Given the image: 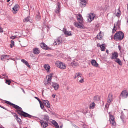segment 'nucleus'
I'll list each match as a JSON object with an SVG mask.
<instances>
[{"instance_id":"1","label":"nucleus","mask_w":128,"mask_h":128,"mask_svg":"<svg viewBox=\"0 0 128 128\" xmlns=\"http://www.w3.org/2000/svg\"><path fill=\"white\" fill-rule=\"evenodd\" d=\"M12 104V106L16 110V112L18 114L22 115L24 116L28 117L29 118H31L32 117V116L31 115L23 111L21 108L14 104Z\"/></svg>"},{"instance_id":"2","label":"nucleus","mask_w":128,"mask_h":128,"mask_svg":"<svg viewBox=\"0 0 128 128\" xmlns=\"http://www.w3.org/2000/svg\"><path fill=\"white\" fill-rule=\"evenodd\" d=\"M124 36V34L121 32H119L115 34L114 36V38L116 40H120L123 39Z\"/></svg>"},{"instance_id":"3","label":"nucleus","mask_w":128,"mask_h":128,"mask_svg":"<svg viewBox=\"0 0 128 128\" xmlns=\"http://www.w3.org/2000/svg\"><path fill=\"white\" fill-rule=\"evenodd\" d=\"M55 64L57 67L61 69H65L66 68V66L64 63L59 61L56 62Z\"/></svg>"},{"instance_id":"4","label":"nucleus","mask_w":128,"mask_h":128,"mask_svg":"<svg viewBox=\"0 0 128 128\" xmlns=\"http://www.w3.org/2000/svg\"><path fill=\"white\" fill-rule=\"evenodd\" d=\"M75 78L78 77L77 80L80 83H83L84 81V78L82 76V74L80 73H76V74Z\"/></svg>"},{"instance_id":"5","label":"nucleus","mask_w":128,"mask_h":128,"mask_svg":"<svg viewBox=\"0 0 128 128\" xmlns=\"http://www.w3.org/2000/svg\"><path fill=\"white\" fill-rule=\"evenodd\" d=\"M120 24V22L119 21H118L114 24V28L112 29L113 32H115L116 29L119 28Z\"/></svg>"},{"instance_id":"6","label":"nucleus","mask_w":128,"mask_h":128,"mask_svg":"<svg viewBox=\"0 0 128 128\" xmlns=\"http://www.w3.org/2000/svg\"><path fill=\"white\" fill-rule=\"evenodd\" d=\"M109 121L110 122L111 124L113 126H115L116 123L115 122V119L113 116L109 114Z\"/></svg>"},{"instance_id":"7","label":"nucleus","mask_w":128,"mask_h":128,"mask_svg":"<svg viewBox=\"0 0 128 128\" xmlns=\"http://www.w3.org/2000/svg\"><path fill=\"white\" fill-rule=\"evenodd\" d=\"M62 41L61 38L59 37L55 40L54 42V45H58L61 44L62 43Z\"/></svg>"},{"instance_id":"8","label":"nucleus","mask_w":128,"mask_h":128,"mask_svg":"<svg viewBox=\"0 0 128 128\" xmlns=\"http://www.w3.org/2000/svg\"><path fill=\"white\" fill-rule=\"evenodd\" d=\"M95 16V14L94 13L89 14L87 18L88 22H91L94 19Z\"/></svg>"},{"instance_id":"9","label":"nucleus","mask_w":128,"mask_h":128,"mask_svg":"<svg viewBox=\"0 0 128 128\" xmlns=\"http://www.w3.org/2000/svg\"><path fill=\"white\" fill-rule=\"evenodd\" d=\"M77 20L79 23H82L83 18L82 15L80 14H78L76 15Z\"/></svg>"},{"instance_id":"10","label":"nucleus","mask_w":128,"mask_h":128,"mask_svg":"<svg viewBox=\"0 0 128 128\" xmlns=\"http://www.w3.org/2000/svg\"><path fill=\"white\" fill-rule=\"evenodd\" d=\"M19 8V5L16 4L12 8V12L14 14H16Z\"/></svg>"},{"instance_id":"11","label":"nucleus","mask_w":128,"mask_h":128,"mask_svg":"<svg viewBox=\"0 0 128 128\" xmlns=\"http://www.w3.org/2000/svg\"><path fill=\"white\" fill-rule=\"evenodd\" d=\"M82 23H78L76 22H74V24L76 27L77 28H83L84 26Z\"/></svg>"},{"instance_id":"12","label":"nucleus","mask_w":128,"mask_h":128,"mask_svg":"<svg viewBox=\"0 0 128 128\" xmlns=\"http://www.w3.org/2000/svg\"><path fill=\"white\" fill-rule=\"evenodd\" d=\"M120 96L123 98H127L128 96V93L127 91L125 90L123 91L121 93Z\"/></svg>"},{"instance_id":"13","label":"nucleus","mask_w":128,"mask_h":128,"mask_svg":"<svg viewBox=\"0 0 128 128\" xmlns=\"http://www.w3.org/2000/svg\"><path fill=\"white\" fill-rule=\"evenodd\" d=\"M40 122L42 125V127L43 128H46L48 126V124L47 122L43 120H40Z\"/></svg>"},{"instance_id":"14","label":"nucleus","mask_w":128,"mask_h":128,"mask_svg":"<svg viewBox=\"0 0 128 128\" xmlns=\"http://www.w3.org/2000/svg\"><path fill=\"white\" fill-rule=\"evenodd\" d=\"M63 32L66 36H70L72 35L71 32L70 31H68L66 30V29L64 28Z\"/></svg>"},{"instance_id":"15","label":"nucleus","mask_w":128,"mask_h":128,"mask_svg":"<svg viewBox=\"0 0 128 128\" xmlns=\"http://www.w3.org/2000/svg\"><path fill=\"white\" fill-rule=\"evenodd\" d=\"M118 54L117 52H114L112 54L111 58L112 59L114 60L117 58L118 57Z\"/></svg>"},{"instance_id":"16","label":"nucleus","mask_w":128,"mask_h":128,"mask_svg":"<svg viewBox=\"0 0 128 128\" xmlns=\"http://www.w3.org/2000/svg\"><path fill=\"white\" fill-rule=\"evenodd\" d=\"M44 67L48 73H49L50 72V67L48 64H46L44 65Z\"/></svg>"},{"instance_id":"17","label":"nucleus","mask_w":128,"mask_h":128,"mask_svg":"<svg viewBox=\"0 0 128 128\" xmlns=\"http://www.w3.org/2000/svg\"><path fill=\"white\" fill-rule=\"evenodd\" d=\"M80 4H81V6L84 7L87 2V0H79Z\"/></svg>"},{"instance_id":"18","label":"nucleus","mask_w":128,"mask_h":128,"mask_svg":"<svg viewBox=\"0 0 128 128\" xmlns=\"http://www.w3.org/2000/svg\"><path fill=\"white\" fill-rule=\"evenodd\" d=\"M23 21L24 22H32V20L30 17L29 16L27 17L24 19L23 20Z\"/></svg>"},{"instance_id":"19","label":"nucleus","mask_w":128,"mask_h":128,"mask_svg":"<svg viewBox=\"0 0 128 128\" xmlns=\"http://www.w3.org/2000/svg\"><path fill=\"white\" fill-rule=\"evenodd\" d=\"M60 6L59 3L57 4V6L55 9V12L56 13H59L60 12Z\"/></svg>"},{"instance_id":"20","label":"nucleus","mask_w":128,"mask_h":128,"mask_svg":"<svg viewBox=\"0 0 128 128\" xmlns=\"http://www.w3.org/2000/svg\"><path fill=\"white\" fill-rule=\"evenodd\" d=\"M52 86L54 88V90H57L59 87V85L56 82H52Z\"/></svg>"},{"instance_id":"21","label":"nucleus","mask_w":128,"mask_h":128,"mask_svg":"<svg viewBox=\"0 0 128 128\" xmlns=\"http://www.w3.org/2000/svg\"><path fill=\"white\" fill-rule=\"evenodd\" d=\"M43 103L48 108L50 107V105L49 101L47 100H42Z\"/></svg>"},{"instance_id":"22","label":"nucleus","mask_w":128,"mask_h":128,"mask_svg":"<svg viewBox=\"0 0 128 128\" xmlns=\"http://www.w3.org/2000/svg\"><path fill=\"white\" fill-rule=\"evenodd\" d=\"M52 75V74H50L48 76V78L47 80V82H46V83H44L46 84H47L48 83H50L51 82Z\"/></svg>"},{"instance_id":"23","label":"nucleus","mask_w":128,"mask_h":128,"mask_svg":"<svg viewBox=\"0 0 128 128\" xmlns=\"http://www.w3.org/2000/svg\"><path fill=\"white\" fill-rule=\"evenodd\" d=\"M92 64L94 66L97 67L98 66V64L96 61L94 60H92L91 61Z\"/></svg>"},{"instance_id":"24","label":"nucleus","mask_w":128,"mask_h":128,"mask_svg":"<svg viewBox=\"0 0 128 128\" xmlns=\"http://www.w3.org/2000/svg\"><path fill=\"white\" fill-rule=\"evenodd\" d=\"M114 61L118 63L120 65L122 66V63L121 61L119 58H117L114 60Z\"/></svg>"},{"instance_id":"25","label":"nucleus","mask_w":128,"mask_h":128,"mask_svg":"<svg viewBox=\"0 0 128 128\" xmlns=\"http://www.w3.org/2000/svg\"><path fill=\"white\" fill-rule=\"evenodd\" d=\"M115 14L116 16L119 17L121 14V12L120 10L119 9L116 10L115 12Z\"/></svg>"},{"instance_id":"26","label":"nucleus","mask_w":128,"mask_h":128,"mask_svg":"<svg viewBox=\"0 0 128 128\" xmlns=\"http://www.w3.org/2000/svg\"><path fill=\"white\" fill-rule=\"evenodd\" d=\"M40 46L41 48L47 50L48 48V47L44 43H42L40 44Z\"/></svg>"},{"instance_id":"27","label":"nucleus","mask_w":128,"mask_h":128,"mask_svg":"<svg viewBox=\"0 0 128 128\" xmlns=\"http://www.w3.org/2000/svg\"><path fill=\"white\" fill-rule=\"evenodd\" d=\"M112 95L111 94H109L108 95V103H110L112 100Z\"/></svg>"},{"instance_id":"28","label":"nucleus","mask_w":128,"mask_h":128,"mask_svg":"<svg viewBox=\"0 0 128 128\" xmlns=\"http://www.w3.org/2000/svg\"><path fill=\"white\" fill-rule=\"evenodd\" d=\"M21 62L26 64L29 68H30V66L28 62L25 60L24 59H22L21 60Z\"/></svg>"},{"instance_id":"29","label":"nucleus","mask_w":128,"mask_h":128,"mask_svg":"<svg viewBox=\"0 0 128 128\" xmlns=\"http://www.w3.org/2000/svg\"><path fill=\"white\" fill-rule=\"evenodd\" d=\"M33 52L35 54H38L40 53L39 50L37 48H35L33 49Z\"/></svg>"},{"instance_id":"30","label":"nucleus","mask_w":128,"mask_h":128,"mask_svg":"<svg viewBox=\"0 0 128 128\" xmlns=\"http://www.w3.org/2000/svg\"><path fill=\"white\" fill-rule=\"evenodd\" d=\"M102 36L101 34V32H100L97 36V38L98 39L100 40L102 38Z\"/></svg>"},{"instance_id":"31","label":"nucleus","mask_w":128,"mask_h":128,"mask_svg":"<svg viewBox=\"0 0 128 128\" xmlns=\"http://www.w3.org/2000/svg\"><path fill=\"white\" fill-rule=\"evenodd\" d=\"M95 104L94 102H92L90 105V108L91 109H93L95 106Z\"/></svg>"},{"instance_id":"32","label":"nucleus","mask_w":128,"mask_h":128,"mask_svg":"<svg viewBox=\"0 0 128 128\" xmlns=\"http://www.w3.org/2000/svg\"><path fill=\"white\" fill-rule=\"evenodd\" d=\"M71 65L72 66H78V64L75 61H73L71 63Z\"/></svg>"},{"instance_id":"33","label":"nucleus","mask_w":128,"mask_h":128,"mask_svg":"<svg viewBox=\"0 0 128 128\" xmlns=\"http://www.w3.org/2000/svg\"><path fill=\"white\" fill-rule=\"evenodd\" d=\"M43 119L46 120V122H48L49 120V117L48 116L46 115H44Z\"/></svg>"},{"instance_id":"34","label":"nucleus","mask_w":128,"mask_h":128,"mask_svg":"<svg viewBox=\"0 0 128 128\" xmlns=\"http://www.w3.org/2000/svg\"><path fill=\"white\" fill-rule=\"evenodd\" d=\"M9 56L7 55H2L1 56V59L2 60H3V59H6L7 58H9Z\"/></svg>"},{"instance_id":"35","label":"nucleus","mask_w":128,"mask_h":128,"mask_svg":"<svg viewBox=\"0 0 128 128\" xmlns=\"http://www.w3.org/2000/svg\"><path fill=\"white\" fill-rule=\"evenodd\" d=\"M99 46L100 47V48L102 51H104L105 49V46L104 44H103L100 46Z\"/></svg>"},{"instance_id":"36","label":"nucleus","mask_w":128,"mask_h":128,"mask_svg":"<svg viewBox=\"0 0 128 128\" xmlns=\"http://www.w3.org/2000/svg\"><path fill=\"white\" fill-rule=\"evenodd\" d=\"M38 101L40 103V106L41 108L42 109H43L44 108V106L40 100H38Z\"/></svg>"},{"instance_id":"37","label":"nucleus","mask_w":128,"mask_h":128,"mask_svg":"<svg viewBox=\"0 0 128 128\" xmlns=\"http://www.w3.org/2000/svg\"><path fill=\"white\" fill-rule=\"evenodd\" d=\"M100 98L99 97H98L97 96H94V100L96 101V100H100Z\"/></svg>"},{"instance_id":"38","label":"nucleus","mask_w":128,"mask_h":128,"mask_svg":"<svg viewBox=\"0 0 128 128\" xmlns=\"http://www.w3.org/2000/svg\"><path fill=\"white\" fill-rule=\"evenodd\" d=\"M107 6H106L105 7H103L102 9L103 11L106 12L107 10Z\"/></svg>"},{"instance_id":"39","label":"nucleus","mask_w":128,"mask_h":128,"mask_svg":"<svg viewBox=\"0 0 128 128\" xmlns=\"http://www.w3.org/2000/svg\"><path fill=\"white\" fill-rule=\"evenodd\" d=\"M11 82L10 80H6V83L8 84V85H10Z\"/></svg>"},{"instance_id":"40","label":"nucleus","mask_w":128,"mask_h":128,"mask_svg":"<svg viewBox=\"0 0 128 128\" xmlns=\"http://www.w3.org/2000/svg\"><path fill=\"white\" fill-rule=\"evenodd\" d=\"M16 120L17 122H18L20 124H21V120L18 117L16 118Z\"/></svg>"},{"instance_id":"41","label":"nucleus","mask_w":128,"mask_h":128,"mask_svg":"<svg viewBox=\"0 0 128 128\" xmlns=\"http://www.w3.org/2000/svg\"><path fill=\"white\" fill-rule=\"evenodd\" d=\"M17 36H11L10 37V38L11 39H14L18 37Z\"/></svg>"},{"instance_id":"42","label":"nucleus","mask_w":128,"mask_h":128,"mask_svg":"<svg viewBox=\"0 0 128 128\" xmlns=\"http://www.w3.org/2000/svg\"><path fill=\"white\" fill-rule=\"evenodd\" d=\"M54 125V126L56 128H59L57 122Z\"/></svg>"},{"instance_id":"43","label":"nucleus","mask_w":128,"mask_h":128,"mask_svg":"<svg viewBox=\"0 0 128 128\" xmlns=\"http://www.w3.org/2000/svg\"><path fill=\"white\" fill-rule=\"evenodd\" d=\"M51 122L53 125H54L56 124L57 122L54 120H52L51 121Z\"/></svg>"},{"instance_id":"44","label":"nucleus","mask_w":128,"mask_h":128,"mask_svg":"<svg viewBox=\"0 0 128 128\" xmlns=\"http://www.w3.org/2000/svg\"><path fill=\"white\" fill-rule=\"evenodd\" d=\"M5 102L7 104H12V103H11L9 102H8V101H6Z\"/></svg>"},{"instance_id":"45","label":"nucleus","mask_w":128,"mask_h":128,"mask_svg":"<svg viewBox=\"0 0 128 128\" xmlns=\"http://www.w3.org/2000/svg\"><path fill=\"white\" fill-rule=\"evenodd\" d=\"M36 18H38V20H39L40 18V16L39 15H37L36 16Z\"/></svg>"},{"instance_id":"46","label":"nucleus","mask_w":128,"mask_h":128,"mask_svg":"<svg viewBox=\"0 0 128 128\" xmlns=\"http://www.w3.org/2000/svg\"><path fill=\"white\" fill-rule=\"evenodd\" d=\"M11 43L12 44L13 46H14V41L12 40H11Z\"/></svg>"},{"instance_id":"47","label":"nucleus","mask_w":128,"mask_h":128,"mask_svg":"<svg viewBox=\"0 0 128 128\" xmlns=\"http://www.w3.org/2000/svg\"><path fill=\"white\" fill-rule=\"evenodd\" d=\"M3 31V28L1 27H0V32H2Z\"/></svg>"},{"instance_id":"48","label":"nucleus","mask_w":128,"mask_h":128,"mask_svg":"<svg viewBox=\"0 0 128 128\" xmlns=\"http://www.w3.org/2000/svg\"><path fill=\"white\" fill-rule=\"evenodd\" d=\"M56 94H53L52 95V97L54 98H55V96H56Z\"/></svg>"},{"instance_id":"49","label":"nucleus","mask_w":128,"mask_h":128,"mask_svg":"<svg viewBox=\"0 0 128 128\" xmlns=\"http://www.w3.org/2000/svg\"><path fill=\"white\" fill-rule=\"evenodd\" d=\"M14 114V117H16V118H18V116L17 115V114H16L15 113Z\"/></svg>"},{"instance_id":"50","label":"nucleus","mask_w":128,"mask_h":128,"mask_svg":"<svg viewBox=\"0 0 128 128\" xmlns=\"http://www.w3.org/2000/svg\"><path fill=\"white\" fill-rule=\"evenodd\" d=\"M71 60V58L70 57H68V60L69 61H70Z\"/></svg>"},{"instance_id":"51","label":"nucleus","mask_w":128,"mask_h":128,"mask_svg":"<svg viewBox=\"0 0 128 128\" xmlns=\"http://www.w3.org/2000/svg\"><path fill=\"white\" fill-rule=\"evenodd\" d=\"M106 52L108 54V50L107 49L106 50Z\"/></svg>"},{"instance_id":"52","label":"nucleus","mask_w":128,"mask_h":128,"mask_svg":"<svg viewBox=\"0 0 128 128\" xmlns=\"http://www.w3.org/2000/svg\"><path fill=\"white\" fill-rule=\"evenodd\" d=\"M10 47L11 48H12L13 47V45L12 44H10Z\"/></svg>"},{"instance_id":"53","label":"nucleus","mask_w":128,"mask_h":128,"mask_svg":"<svg viewBox=\"0 0 128 128\" xmlns=\"http://www.w3.org/2000/svg\"><path fill=\"white\" fill-rule=\"evenodd\" d=\"M118 48L119 50H120L121 49V47L120 46H118Z\"/></svg>"},{"instance_id":"54","label":"nucleus","mask_w":128,"mask_h":128,"mask_svg":"<svg viewBox=\"0 0 128 128\" xmlns=\"http://www.w3.org/2000/svg\"><path fill=\"white\" fill-rule=\"evenodd\" d=\"M62 125H61L60 126V128H62Z\"/></svg>"},{"instance_id":"55","label":"nucleus","mask_w":128,"mask_h":128,"mask_svg":"<svg viewBox=\"0 0 128 128\" xmlns=\"http://www.w3.org/2000/svg\"><path fill=\"white\" fill-rule=\"evenodd\" d=\"M35 98L36 99H37L38 100H40L37 97H36Z\"/></svg>"},{"instance_id":"56","label":"nucleus","mask_w":128,"mask_h":128,"mask_svg":"<svg viewBox=\"0 0 128 128\" xmlns=\"http://www.w3.org/2000/svg\"><path fill=\"white\" fill-rule=\"evenodd\" d=\"M0 128H5L4 127L2 126H0Z\"/></svg>"},{"instance_id":"57","label":"nucleus","mask_w":128,"mask_h":128,"mask_svg":"<svg viewBox=\"0 0 128 128\" xmlns=\"http://www.w3.org/2000/svg\"><path fill=\"white\" fill-rule=\"evenodd\" d=\"M10 0H7V2H9Z\"/></svg>"},{"instance_id":"58","label":"nucleus","mask_w":128,"mask_h":128,"mask_svg":"<svg viewBox=\"0 0 128 128\" xmlns=\"http://www.w3.org/2000/svg\"><path fill=\"white\" fill-rule=\"evenodd\" d=\"M22 91L23 92H24V90L22 88Z\"/></svg>"},{"instance_id":"59","label":"nucleus","mask_w":128,"mask_h":128,"mask_svg":"<svg viewBox=\"0 0 128 128\" xmlns=\"http://www.w3.org/2000/svg\"><path fill=\"white\" fill-rule=\"evenodd\" d=\"M127 22L128 23V18L127 20Z\"/></svg>"},{"instance_id":"60","label":"nucleus","mask_w":128,"mask_h":128,"mask_svg":"<svg viewBox=\"0 0 128 128\" xmlns=\"http://www.w3.org/2000/svg\"><path fill=\"white\" fill-rule=\"evenodd\" d=\"M3 76H5V74L3 75Z\"/></svg>"},{"instance_id":"61","label":"nucleus","mask_w":128,"mask_h":128,"mask_svg":"<svg viewBox=\"0 0 128 128\" xmlns=\"http://www.w3.org/2000/svg\"><path fill=\"white\" fill-rule=\"evenodd\" d=\"M99 44H97V46H98V45Z\"/></svg>"},{"instance_id":"62","label":"nucleus","mask_w":128,"mask_h":128,"mask_svg":"<svg viewBox=\"0 0 128 128\" xmlns=\"http://www.w3.org/2000/svg\"><path fill=\"white\" fill-rule=\"evenodd\" d=\"M2 108H4L3 107H2Z\"/></svg>"}]
</instances>
